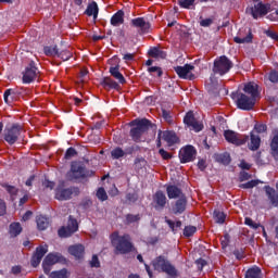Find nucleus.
Listing matches in <instances>:
<instances>
[{"mask_svg":"<svg viewBox=\"0 0 278 278\" xmlns=\"http://www.w3.org/2000/svg\"><path fill=\"white\" fill-rule=\"evenodd\" d=\"M110 240L112 247L115 249L116 255H128V253H134V251H136V247L134 245L129 233L121 236L118 231H114L110 235Z\"/></svg>","mask_w":278,"mask_h":278,"instance_id":"obj_1","label":"nucleus"},{"mask_svg":"<svg viewBox=\"0 0 278 278\" xmlns=\"http://www.w3.org/2000/svg\"><path fill=\"white\" fill-rule=\"evenodd\" d=\"M94 177V170L86 168V164L80 161H73L71 168L66 173L67 181H79V179H88Z\"/></svg>","mask_w":278,"mask_h":278,"instance_id":"obj_2","label":"nucleus"},{"mask_svg":"<svg viewBox=\"0 0 278 278\" xmlns=\"http://www.w3.org/2000/svg\"><path fill=\"white\" fill-rule=\"evenodd\" d=\"M132 127L129 131V136L134 142H140L142 136L149 131L151 127V121L147 118L134 119L130 122Z\"/></svg>","mask_w":278,"mask_h":278,"instance_id":"obj_3","label":"nucleus"},{"mask_svg":"<svg viewBox=\"0 0 278 278\" xmlns=\"http://www.w3.org/2000/svg\"><path fill=\"white\" fill-rule=\"evenodd\" d=\"M230 98L235 101L238 110H243L244 112H251L255 108V103H257L256 99L240 91H232Z\"/></svg>","mask_w":278,"mask_h":278,"instance_id":"obj_4","label":"nucleus"},{"mask_svg":"<svg viewBox=\"0 0 278 278\" xmlns=\"http://www.w3.org/2000/svg\"><path fill=\"white\" fill-rule=\"evenodd\" d=\"M154 270L166 273L169 277H177V269L164 255H160L152 261Z\"/></svg>","mask_w":278,"mask_h":278,"instance_id":"obj_5","label":"nucleus"},{"mask_svg":"<svg viewBox=\"0 0 278 278\" xmlns=\"http://www.w3.org/2000/svg\"><path fill=\"white\" fill-rule=\"evenodd\" d=\"M233 68V62L229 60L226 55H222L217 59H215L213 63V73L214 75H219L223 77V75H227Z\"/></svg>","mask_w":278,"mask_h":278,"instance_id":"obj_6","label":"nucleus"},{"mask_svg":"<svg viewBox=\"0 0 278 278\" xmlns=\"http://www.w3.org/2000/svg\"><path fill=\"white\" fill-rule=\"evenodd\" d=\"M78 229H79V224L77 223V219H75L73 215H70L67 226H62L58 230L59 238H71V236L77 232Z\"/></svg>","mask_w":278,"mask_h":278,"instance_id":"obj_7","label":"nucleus"},{"mask_svg":"<svg viewBox=\"0 0 278 278\" xmlns=\"http://www.w3.org/2000/svg\"><path fill=\"white\" fill-rule=\"evenodd\" d=\"M224 138L230 144H235V147H242V144H247V142H249V136L238 134L233 130H225Z\"/></svg>","mask_w":278,"mask_h":278,"instance_id":"obj_8","label":"nucleus"},{"mask_svg":"<svg viewBox=\"0 0 278 278\" xmlns=\"http://www.w3.org/2000/svg\"><path fill=\"white\" fill-rule=\"evenodd\" d=\"M130 27L137 29L140 36H144L151 31V22L144 17H136L130 21Z\"/></svg>","mask_w":278,"mask_h":278,"instance_id":"obj_9","label":"nucleus"},{"mask_svg":"<svg viewBox=\"0 0 278 278\" xmlns=\"http://www.w3.org/2000/svg\"><path fill=\"white\" fill-rule=\"evenodd\" d=\"M21 125L13 124L11 127L4 129V140L8 144H16L18 136H21Z\"/></svg>","mask_w":278,"mask_h":278,"instance_id":"obj_10","label":"nucleus"},{"mask_svg":"<svg viewBox=\"0 0 278 278\" xmlns=\"http://www.w3.org/2000/svg\"><path fill=\"white\" fill-rule=\"evenodd\" d=\"M180 164H188V162H194L197 160V148L193 146H186L179 151Z\"/></svg>","mask_w":278,"mask_h":278,"instance_id":"obj_11","label":"nucleus"},{"mask_svg":"<svg viewBox=\"0 0 278 278\" xmlns=\"http://www.w3.org/2000/svg\"><path fill=\"white\" fill-rule=\"evenodd\" d=\"M73 194H79V188L70 187L64 189L62 186H59L55 190V199L58 201H68L73 199Z\"/></svg>","mask_w":278,"mask_h":278,"instance_id":"obj_12","label":"nucleus"},{"mask_svg":"<svg viewBox=\"0 0 278 278\" xmlns=\"http://www.w3.org/2000/svg\"><path fill=\"white\" fill-rule=\"evenodd\" d=\"M174 71L180 79H188L189 81H194V79H197V76L192 74L194 65L185 64L184 66H176L174 67Z\"/></svg>","mask_w":278,"mask_h":278,"instance_id":"obj_13","label":"nucleus"},{"mask_svg":"<svg viewBox=\"0 0 278 278\" xmlns=\"http://www.w3.org/2000/svg\"><path fill=\"white\" fill-rule=\"evenodd\" d=\"M38 67H36V62L30 61L28 66L25 68L22 77L23 84H31L36 77H38Z\"/></svg>","mask_w":278,"mask_h":278,"instance_id":"obj_14","label":"nucleus"},{"mask_svg":"<svg viewBox=\"0 0 278 278\" xmlns=\"http://www.w3.org/2000/svg\"><path fill=\"white\" fill-rule=\"evenodd\" d=\"M46 253H49V245L45 244L36 248V251L30 258L33 268H38V266H40V262H42V257H45Z\"/></svg>","mask_w":278,"mask_h":278,"instance_id":"obj_15","label":"nucleus"},{"mask_svg":"<svg viewBox=\"0 0 278 278\" xmlns=\"http://www.w3.org/2000/svg\"><path fill=\"white\" fill-rule=\"evenodd\" d=\"M184 123L187 125V127H191L195 132L203 131V124L197 121V117H194V113L192 111L187 112L184 117Z\"/></svg>","mask_w":278,"mask_h":278,"instance_id":"obj_16","label":"nucleus"},{"mask_svg":"<svg viewBox=\"0 0 278 278\" xmlns=\"http://www.w3.org/2000/svg\"><path fill=\"white\" fill-rule=\"evenodd\" d=\"M250 12L252 14V17L254 20H257L262 16H266L268 14V5L258 2L257 4H254V7L250 8Z\"/></svg>","mask_w":278,"mask_h":278,"instance_id":"obj_17","label":"nucleus"},{"mask_svg":"<svg viewBox=\"0 0 278 278\" xmlns=\"http://www.w3.org/2000/svg\"><path fill=\"white\" fill-rule=\"evenodd\" d=\"M242 93L257 101V97H260V86L250 81L244 85Z\"/></svg>","mask_w":278,"mask_h":278,"instance_id":"obj_18","label":"nucleus"},{"mask_svg":"<svg viewBox=\"0 0 278 278\" xmlns=\"http://www.w3.org/2000/svg\"><path fill=\"white\" fill-rule=\"evenodd\" d=\"M186 207H188V198H186V194H182L173 205V214H184Z\"/></svg>","mask_w":278,"mask_h":278,"instance_id":"obj_19","label":"nucleus"},{"mask_svg":"<svg viewBox=\"0 0 278 278\" xmlns=\"http://www.w3.org/2000/svg\"><path fill=\"white\" fill-rule=\"evenodd\" d=\"M162 140L167 142L168 147H173V144L179 142V137H177V132L173 130H164L162 131Z\"/></svg>","mask_w":278,"mask_h":278,"instance_id":"obj_20","label":"nucleus"},{"mask_svg":"<svg viewBox=\"0 0 278 278\" xmlns=\"http://www.w3.org/2000/svg\"><path fill=\"white\" fill-rule=\"evenodd\" d=\"M218 79L214 76L210 77L208 83L206 84V90L208 94L212 97H218L219 94V89H218Z\"/></svg>","mask_w":278,"mask_h":278,"instance_id":"obj_21","label":"nucleus"},{"mask_svg":"<svg viewBox=\"0 0 278 278\" xmlns=\"http://www.w3.org/2000/svg\"><path fill=\"white\" fill-rule=\"evenodd\" d=\"M68 253L76 260H81L86 254V248L83 244H74L68 248Z\"/></svg>","mask_w":278,"mask_h":278,"instance_id":"obj_22","label":"nucleus"},{"mask_svg":"<svg viewBox=\"0 0 278 278\" xmlns=\"http://www.w3.org/2000/svg\"><path fill=\"white\" fill-rule=\"evenodd\" d=\"M265 193L267 199H269L271 205L274 207H278V193L275 190V188L270 187V186H265L264 187Z\"/></svg>","mask_w":278,"mask_h":278,"instance_id":"obj_23","label":"nucleus"},{"mask_svg":"<svg viewBox=\"0 0 278 278\" xmlns=\"http://www.w3.org/2000/svg\"><path fill=\"white\" fill-rule=\"evenodd\" d=\"M262 146V138L260 135H255L253 131L250 132V143L248 144V149L250 151H257Z\"/></svg>","mask_w":278,"mask_h":278,"instance_id":"obj_24","label":"nucleus"},{"mask_svg":"<svg viewBox=\"0 0 278 278\" xmlns=\"http://www.w3.org/2000/svg\"><path fill=\"white\" fill-rule=\"evenodd\" d=\"M109 73L114 77V79H117L119 84H127V80L125 79V76L121 73V65L117 64L115 66H111L109 70Z\"/></svg>","mask_w":278,"mask_h":278,"instance_id":"obj_25","label":"nucleus"},{"mask_svg":"<svg viewBox=\"0 0 278 278\" xmlns=\"http://www.w3.org/2000/svg\"><path fill=\"white\" fill-rule=\"evenodd\" d=\"M100 85L105 90H118L121 88V85H118V83H116V80L112 79L111 77H104L100 81Z\"/></svg>","mask_w":278,"mask_h":278,"instance_id":"obj_26","label":"nucleus"},{"mask_svg":"<svg viewBox=\"0 0 278 278\" xmlns=\"http://www.w3.org/2000/svg\"><path fill=\"white\" fill-rule=\"evenodd\" d=\"M125 23V11L118 10L115 14L111 17V25L113 27H119V25H123Z\"/></svg>","mask_w":278,"mask_h":278,"instance_id":"obj_27","label":"nucleus"},{"mask_svg":"<svg viewBox=\"0 0 278 278\" xmlns=\"http://www.w3.org/2000/svg\"><path fill=\"white\" fill-rule=\"evenodd\" d=\"M166 192H167L168 199H181V195L184 194L181 189H179V187L175 185H168L166 187Z\"/></svg>","mask_w":278,"mask_h":278,"instance_id":"obj_28","label":"nucleus"},{"mask_svg":"<svg viewBox=\"0 0 278 278\" xmlns=\"http://www.w3.org/2000/svg\"><path fill=\"white\" fill-rule=\"evenodd\" d=\"M214 160L218 164H223L224 166H229L231 164V154H229V152L217 153V154H214Z\"/></svg>","mask_w":278,"mask_h":278,"instance_id":"obj_29","label":"nucleus"},{"mask_svg":"<svg viewBox=\"0 0 278 278\" xmlns=\"http://www.w3.org/2000/svg\"><path fill=\"white\" fill-rule=\"evenodd\" d=\"M85 14L87 16H93L94 21H97L99 16V4H97L96 1H92L87 5V9L85 11Z\"/></svg>","mask_w":278,"mask_h":278,"instance_id":"obj_30","label":"nucleus"},{"mask_svg":"<svg viewBox=\"0 0 278 278\" xmlns=\"http://www.w3.org/2000/svg\"><path fill=\"white\" fill-rule=\"evenodd\" d=\"M154 201L156 203L155 208L164 210L166 207V194L163 191H156L154 195Z\"/></svg>","mask_w":278,"mask_h":278,"instance_id":"obj_31","label":"nucleus"},{"mask_svg":"<svg viewBox=\"0 0 278 278\" xmlns=\"http://www.w3.org/2000/svg\"><path fill=\"white\" fill-rule=\"evenodd\" d=\"M62 260H64V256H62V254L49 253L45 257L43 262L54 266V264H58V263L62 262Z\"/></svg>","mask_w":278,"mask_h":278,"instance_id":"obj_32","label":"nucleus"},{"mask_svg":"<svg viewBox=\"0 0 278 278\" xmlns=\"http://www.w3.org/2000/svg\"><path fill=\"white\" fill-rule=\"evenodd\" d=\"M233 41L237 45H249V43L253 42V31L251 30V28H249L248 35L245 37H243V38L235 37Z\"/></svg>","mask_w":278,"mask_h":278,"instance_id":"obj_33","label":"nucleus"},{"mask_svg":"<svg viewBox=\"0 0 278 278\" xmlns=\"http://www.w3.org/2000/svg\"><path fill=\"white\" fill-rule=\"evenodd\" d=\"M37 228L39 231H45L49 228V219L42 215L38 216L37 219Z\"/></svg>","mask_w":278,"mask_h":278,"instance_id":"obj_34","label":"nucleus"},{"mask_svg":"<svg viewBox=\"0 0 278 278\" xmlns=\"http://www.w3.org/2000/svg\"><path fill=\"white\" fill-rule=\"evenodd\" d=\"M245 278H262V269L257 266H254L247 270Z\"/></svg>","mask_w":278,"mask_h":278,"instance_id":"obj_35","label":"nucleus"},{"mask_svg":"<svg viewBox=\"0 0 278 278\" xmlns=\"http://www.w3.org/2000/svg\"><path fill=\"white\" fill-rule=\"evenodd\" d=\"M60 49H58V46H46L43 48L45 55H48L49 58H58Z\"/></svg>","mask_w":278,"mask_h":278,"instance_id":"obj_36","label":"nucleus"},{"mask_svg":"<svg viewBox=\"0 0 278 278\" xmlns=\"http://www.w3.org/2000/svg\"><path fill=\"white\" fill-rule=\"evenodd\" d=\"M16 94H21V92L16 89H7L3 93L4 103H10V97L14 101Z\"/></svg>","mask_w":278,"mask_h":278,"instance_id":"obj_37","label":"nucleus"},{"mask_svg":"<svg viewBox=\"0 0 278 278\" xmlns=\"http://www.w3.org/2000/svg\"><path fill=\"white\" fill-rule=\"evenodd\" d=\"M165 223L168 225L170 231L174 233H177V229H181V220H177L176 223L173 222V219H168V217H165Z\"/></svg>","mask_w":278,"mask_h":278,"instance_id":"obj_38","label":"nucleus"},{"mask_svg":"<svg viewBox=\"0 0 278 278\" xmlns=\"http://www.w3.org/2000/svg\"><path fill=\"white\" fill-rule=\"evenodd\" d=\"M10 235L16 238V236H20L21 231H23V227L21 226V223H12L10 225Z\"/></svg>","mask_w":278,"mask_h":278,"instance_id":"obj_39","label":"nucleus"},{"mask_svg":"<svg viewBox=\"0 0 278 278\" xmlns=\"http://www.w3.org/2000/svg\"><path fill=\"white\" fill-rule=\"evenodd\" d=\"M112 160H121V157H125V150L121 147H116L111 151Z\"/></svg>","mask_w":278,"mask_h":278,"instance_id":"obj_40","label":"nucleus"},{"mask_svg":"<svg viewBox=\"0 0 278 278\" xmlns=\"http://www.w3.org/2000/svg\"><path fill=\"white\" fill-rule=\"evenodd\" d=\"M213 218H214L215 223H217L218 225H223L227 218V215H225L220 211H214Z\"/></svg>","mask_w":278,"mask_h":278,"instance_id":"obj_41","label":"nucleus"},{"mask_svg":"<svg viewBox=\"0 0 278 278\" xmlns=\"http://www.w3.org/2000/svg\"><path fill=\"white\" fill-rule=\"evenodd\" d=\"M49 278H68V270L66 268H63L56 271H52L49 275Z\"/></svg>","mask_w":278,"mask_h":278,"instance_id":"obj_42","label":"nucleus"},{"mask_svg":"<svg viewBox=\"0 0 278 278\" xmlns=\"http://www.w3.org/2000/svg\"><path fill=\"white\" fill-rule=\"evenodd\" d=\"M262 181L260 180H250L248 182L239 185V188L243 190H251L252 188H255L256 186H260Z\"/></svg>","mask_w":278,"mask_h":278,"instance_id":"obj_43","label":"nucleus"},{"mask_svg":"<svg viewBox=\"0 0 278 278\" xmlns=\"http://www.w3.org/2000/svg\"><path fill=\"white\" fill-rule=\"evenodd\" d=\"M148 73H150V75H152L153 77H162V75H164V71H162V67L160 66H151L148 67Z\"/></svg>","mask_w":278,"mask_h":278,"instance_id":"obj_44","label":"nucleus"},{"mask_svg":"<svg viewBox=\"0 0 278 278\" xmlns=\"http://www.w3.org/2000/svg\"><path fill=\"white\" fill-rule=\"evenodd\" d=\"M79 153L77 150L73 147H70L64 154V160H73V157H77Z\"/></svg>","mask_w":278,"mask_h":278,"instance_id":"obj_45","label":"nucleus"},{"mask_svg":"<svg viewBox=\"0 0 278 278\" xmlns=\"http://www.w3.org/2000/svg\"><path fill=\"white\" fill-rule=\"evenodd\" d=\"M56 58H60L61 60H63V62H68V59L73 58V53H71V51L68 50H59Z\"/></svg>","mask_w":278,"mask_h":278,"instance_id":"obj_46","label":"nucleus"},{"mask_svg":"<svg viewBox=\"0 0 278 278\" xmlns=\"http://www.w3.org/2000/svg\"><path fill=\"white\" fill-rule=\"evenodd\" d=\"M138 201V192L134 191V192H128L126 194V203L128 205H131V203H136Z\"/></svg>","mask_w":278,"mask_h":278,"instance_id":"obj_47","label":"nucleus"},{"mask_svg":"<svg viewBox=\"0 0 278 278\" xmlns=\"http://www.w3.org/2000/svg\"><path fill=\"white\" fill-rule=\"evenodd\" d=\"M140 151V146L138 144H132L129 147H126L124 150L125 155H134V153H138Z\"/></svg>","mask_w":278,"mask_h":278,"instance_id":"obj_48","label":"nucleus"},{"mask_svg":"<svg viewBox=\"0 0 278 278\" xmlns=\"http://www.w3.org/2000/svg\"><path fill=\"white\" fill-rule=\"evenodd\" d=\"M1 186L7 190L9 194H11V197H16L18 192V189H16V187L8 185L7 182L2 184Z\"/></svg>","mask_w":278,"mask_h":278,"instance_id":"obj_49","label":"nucleus"},{"mask_svg":"<svg viewBox=\"0 0 278 278\" xmlns=\"http://www.w3.org/2000/svg\"><path fill=\"white\" fill-rule=\"evenodd\" d=\"M90 268H101V261H99V256L93 254L91 260L89 261Z\"/></svg>","mask_w":278,"mask_h":278,"instance_id":"obj_50","label":"nucleus"},{"mask_svg":"<svg viewBox=\"0 0 278 278\" xmlns=\"http://www.w3.org/2000/svg\"><path fill=\"white\" fill-rule=\"evenodd\" d=\"M140 214L134 215V214H127L126 215V224L131 225L134 223H138L140 220Z\"/></svg>","mask_w":278,"mask_h":278,"instance_id":"obj_51","label":"nucleus"},{"mask_svg":"<svg viewBox=\"0 0 278 278\" xmlns=\"http://www.w3.org/2000/svg\"><path fill=\"white\" fill-rule=\"evenodd\" d=\"M197 233V227L194 226H186L184 229L185 238H192V235Z\"/></svg>","mask_w":278,"mask_h":278,"instance_id":"obj_52","label":"nucleus"},{"mask_svg":"<svg viewBox=\"0 0 278 278\" xmlns=\"http://www.w3.org/2000/svg\"><path fill=\"white\" fill-rule=\"evenodd\" d=\"M244 225H248V227H251V229H260V227H262L261 224L253 222L251 217L244 218Z\"/></svg>","mask_w":278,"mask_h":278,"instance_id":"obj_53","label":"nucleus"},{"mask_svg":"<svg viewBox=\"0 0 278 278\" xmlns=\"http://www.w3.org/2000/svg\"><path fill=\"white\" fill-rule=\"evenodd\" d=\"M254 130L256 131V134H266V131L268 130V126L266 124H255L254 125Z\"/></svg>","mask_w":278,"mask_h":278,"instance_id":"obj_54","label":"nucleus"},{"mask_svg":"<svg viewBox=\"0 0 278 278\" xmlns=\"http://www.w3.org/2000/svg\"><path fill=\"white\" fill-rule=\"evenodd\" d=\"M97 197L99 201H108V192H105V189L103 187H100L98 189Z\"/></svg>","mask_w":278,"mask_h":278,"instance_id":"obj_55","label":"nucleus"},{"mask_svg":"<svg viewBox=\"0 0 278 278\" xmlns=\"http://www.w3.org/2000/svg\"><path fill=\"white\" fill-rule=\"evenodd\" d=\"M268 79L271 84H278V72L276 70L270 71Z\"/></svg>","mask_w":278,"mask_h":278,"instance_id":"obj_56","label":"nucleus"},{"mask_svg":"<svg viewBox=\"0 0 278 278\" xmlns=\"http://www.w3.org/2000/svg\"><path fill=\"white\" fill-rule=\"evenodd\" d=\"M144 164H147V160H144V157H136L135 159V166H136V168H138V170H140V168H142V166H144Z\"/></svg>","mask_w":278,"mask_h":278,"instance_id":"obj_57","label":"nucleus"},{"mask_svg":"<svg viewBox=\"0 0 278 278\" xmlns=\"http://www.w3.org/2000/svg\"><path fill=\"white\" fill-rule=\"evenodd\" d=\"M162 116L166 123H173V116L170 115V111H166V109H162Z\"/></svg>","mask_w":278,"mask_h":278,"instance_id":"obj_58","label":"nucleus"},{"mask_svg":"<svg viewBox=\"0 0 278 278\" xmlns=\"http://www.w3.org/2000/svg\"><path fill=\"white\" fill-rule=\"evenodd\" d=\"M265 36H267V38H271V40H278V34L275 33V30H270V29H267L264 31Z\"/></svg>","mask_w":278,"mask_h":278,"instance_id":"obj_59","label":"nucleus"},{"mask_svg":"<svg viewBox=\"0 0 278 278\" xmlns=\"http://www.w3.org/2000/svg\"><path fill=\"white\" fill-rule=\"evenodd\" d=\"M159 155H161V157L163 160H172L173 159V154L168 153L166 150L164 149H160L159 150Z\"/></svg>","mask_w":278,"mask_h":278,"instance_id":"obj_60","label":"nucleus"},{"mask_svg":"<svg viewBox=\"0 0 278 278\" xmlns=\"http://www.w3.org/2000/svg\"><path fill=\"white\" fill-rule=\"evenodd\" d=\"M148 55H150V58H160V48L154 47L150 49Z\"/></svg>","mask_w":278,"mask_h":278,"instance_id":"obj_61","label":"nucleus"},{"mask_svg":"<svg viewBox=\"0 0 278 278\" xmlns=\"http://www.w3.org/2000/svg\"><path fill=\"white\" fill-rule=\"evenodd\" d=\"M232 255H235L236 260H244V250L240 249V250H235L232 252Z\"/></svg>","mask_w":278,"mask_h":278,"instance_id":"obj_62","label":"nucleus"},{"mask_svg":"<svg viewBox=\"0 0 278 278\" xmlns=\"http://www.w3.org/2000/svg\"><path fill=\"white\" fill-rule=\"evenodd\" d=\"M214 23L213 18H204L202 21H200V26L201 27H210L212 24Z\"/></svg>","mask_w":278,"mask_h":278,"instance_id":"obj_63","label":"nucleus"},{"mask_svg":"<svg viewBox=\"0 0 278 278\" xmlns=\"http://www.w3.org/2000/svg\"><path fill=\"white\" fill-rule=\"evenodd\" d=\"M253 157H254V161L256 162V164H258L261 166L264 164V160H262V151L256 152L253 155Z\"/></svg>","mask_w":278,"mask_h":278,"instance_id":"obj_64","label":"nucleus"}]
</instances>
